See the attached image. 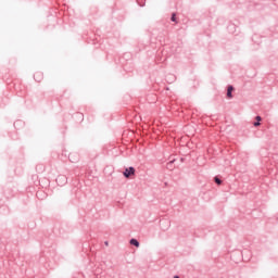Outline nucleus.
Instances as JSON below:
<instances>
[{"mask_svg":"<svg viewBox=\"0 0 278 278\" xmlns=\"http://www.w3.org/2000/svg\"><path fill=\"white\" fill-rule=\"evenodd\" d=\"M136 169L134 167L126 168L124 172V177L129 178L131 175H135Z\"/></svg>","mask_w":278,"mask_h":278,"instance_id":"1","label":"nucleus"},{"mask_svg":"<svg viewBox=\"0 0 278 278\" xmlns=\"http://www.w3.org/2000/svg\"><path fill=\"white\" fill-rule=\"evenodd\" d=\"M256 121L260 123V121H262L261 116H256Z\"/></svg>","mask_w":278,"mask_h":278,"instance_id":"6","label":"nucleus"},{"mask_svg":"<svg viewBox=\"0 0 278 278\" xmlns=\"http://www.w3.org/2000/svg\"><path fill=\"white\" fill-rule=\"evenodd\" d=\"M130 244H132V247H140V242H138V240H136V239H131L130 240Z\"/></svg>","mask_w":278,"mask_h":278,"instance_id":"3","label":"nucleus"},{"mask_svg":"<svg viewBox=\"0 0 278 278\" xmlns=\"http://www.w3.org/2000/svg\"><path fill=\"white\" fill-rule=\"evenodd\" d=\"M174 278H179V276H175Z\"/></svg>","mask_w":278,"mask_h":278,"instance_id":"9","label":"nucleus"},{"mask_svg":"<svg viewBox=\"0 0 278 278\" xmlns=\"http://www.w3.org/2000/svg\"><path fill=\"white\" fill-rule=\"evenodd\" d=\"M232 91H233V87H232V86H229V87H228V90H227V98H228V99H231V97H232V96H231V92H232Z\"/></svg>","mask_w":278,"mask_h":278,"instance_id":"2","label":"nucleus"},{"mask_svg":"<svg viewBox=\"0 0 278 278\" xmlns=\"http://www.w3.org/2000/svg\"><path fill=\"white\" fill-rule=\"evenodd\" d=\"M172 21L175 22V14L172 15Z\"/></svg>","mask_w":278,"mask_h":278,"instance_id":"7","label":"nucleus"},{"mask_svg":"<svg viewBox=\"0 0 278 278\" xmlns=\"http://www.w3.org/2000/svg\"><path fill=\"white\" fill-rule=\"evenodd\" d=\"M254 127H260V122L254 123Z\"/></svg>","mask_w":278,"mask_h":278,"instance_id":"5","label":"nucleus"},{"mask_svg":"<svg viewBox=\"0 0 278 278\" xmlns=\"http://www.w3.org/2000/svg\"><path fill=\"white\" fill-rule=\"evenodd\" d=\"M215 182H217L218 186H220L222 181L218 177H215Z\"/></svg>","mask_w":278,"mask_h":278,"instance_id":"4","label":"nucleus"},{"mask_svg":"<svg viewBox=\"0 0 278 278\" xmlns=\"http://www.w3.org/2000/svg\"><path fill=\"white\" fill-rule=\"evenodd\" d=\"M108 244H109V243H108V241H106V242H105V247H108Z\"/></svg>","mask_w":278,"mask_h":278,"instance_id":"8","label":"nucleus"}]
</instances>
